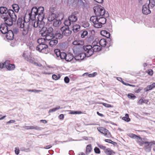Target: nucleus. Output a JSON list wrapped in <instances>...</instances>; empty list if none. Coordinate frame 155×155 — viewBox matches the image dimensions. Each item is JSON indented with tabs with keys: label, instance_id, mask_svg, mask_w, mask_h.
<instances>
[{
	"label": "nucleus",
	"instance_id": "obj_57",
	"mask_svg": "<svg viewBox=\"0 0 155 155\" xmlns=\"http://www.w3.org/2000/svg\"><path fill=\"white\" fill-rule=\"evenodd\" d=\"M98 146L101 149L103 150H104V151L106 149V147L105 146H103L101 144H98Z\"/></svg>",
	"mask_w": 155,
	"mask_h": 155
},
{
	"label": "nucleus",
	"instance_id": "obj_27",
	"mask_svg": "<svg viewBox=\"0 0 155 155\" xmlns=\"http://www.w3.org/2000/svg\"><path fill=\"white\" fill-rule=\"evenodd\" d=\"M101 35L104 36L107 38H109L110 34L109 32L106 30H102L101 31Z\"/></svg>",
	"mask_w": 155,
	"mask_h": 155
},
{
	"label": "nucleus",
	"instance_id": "obj_37",
	"mask_svg": "<svg viewBox=\"0 0 155 155\" xmlns=\"http://www.w3.org/2000/svg\"><path fill=\"white\" fill-rule=\"evenodd\" d=\"M122 120L127 122L130 121V119L129 117V115L128 114H126L125 116L122 117Z\"/></svg>",
	"mask_w": 155,
	"mask_h": 155
},
{
	"label": "nucleus",
	"instance_id": "obj_5",
	"mask_svg": "<svg viewBox=\"0 0 155 155\" xmlns=\"http://www.w3.org/2000/svg\"><path fill=\"white\" fill-rule=\"evenodd\" d=\"M53 29L52 27L48 28L47 30H42L40 31V34L41 36L44 37V40L49 41L51 37L54 36Z\"/></svg>",
	"mask_w": 155,
	"mask_h": 155
},
{
	"label": "nucleus",
	"instance_id": "obj_23",
	"mask_svg": "<svg viewBox=\"0 0 155 155\" xmlns=\"http://www.w3.org/2000/svg\"><path fill=\"white\" fill-rule=\"evenodd\" d=\"M68 19L70 20V21L73 24L74 22L76 21L78 18L75 14H72L68 17Z\"/></svg>",
	"mask_w": 155,
	"mask_h": 155
},
{
	"label": "nucleus",
	"instance_id": "obj_17",
	"mask_svg": "<svg viewBox=\"0 0 155 155\" xmlns=\"http://www.w3.org/2000/svg\"><path fill=\"white\" fill-rule=\"evenodd\" d=\"M51 38L49 41H47V42L49 43V45L52 47L57 45L58 43V41L57 40L55 39L53 37H51Z\"/></svg>",
	"mask_w": 155,
	"mask_h": 155
},
{
	"label": "nucleus",
	"instance_id": "obj_52",
	"mask_svg": "<svg viewBox=\"0 0 155 155\" xmlns=\"http://www.w3.org/2000/svg\"><path fill=\"white\" fill-rule=\"evenodd\" d=\"M127 135L130 138L134 139L136 138V137L137 136L135 134L132 133H129L127 134Z\"/></svg>",
	"mask_w": 155,
	"mask_h": 155
},
{
	"label": "nucleus",
	"instance_id": "obj_20",
	"mask_svg": "<svg viewBox=\"0 0 155 155\" xmlns=\"http://www.w3.org/2000/svg\"><path fill=\"white\" fill-rule=\"evenodd\" d=\"M136 138L135 139H136V140L140 145L142 146L144 144V142L146 140H147V139L145 138H142L138 136L137 135Z\"/></svg>",
	"mask_w": 155,
	"mask_h": 155
},
{
	"label": "nucleus",
	"instance_id": "obj_41",
	"mask_svg": "<svg viewBox=\"0 0 155 155\" xmlns=\"http://www.w3.org/2000/svg\"><path fill=\"white\" fill-rule=\"evenodd\" d=\"M81 111L70 110L69 114H81Z\"/></svg>",
	"mask_w": 155,
	"mask_h": 155
},
{
	"label": "nucleus",
	"instance_id": "obj_49",
	"mask_svg": "<svg viewBox=\"0 0 155 155\" xmlns=\"http://www.w3.org/2000/svg\"><path fill=\"white\" fill-rule=\"evenodd\" d=\"M128 97L130 99H134L136 97V96L134 95V94H129L127 95Z\"/></svg>",
	"mask_w": 155,
	"mask_h": 155
},
{
	"label": "nucleus",
	"instance_id": "obj_54",
	"mask_svg": "<svg viewBox=\"0 0 155 155\" xmlns=\"http://www.w3.org/2000/svg\"><path fill=\"white\" fill-rule=\"evenodd\" d=\"M94 151L95 153H97V154H99L100 153V151L99 148L98 147H96L94 149Z\"/></svg>",
	"mask_w": 155,
	"mask_h": 155
},
{
	"label": "nucleus",
	"instance_id": "obj_51",
	"mask_svg": "<svg viewBox=\"0 0 155 155\" xmlns=\"http://www.w3.org/2000/svg\"><path fill=\"white\" fill-rule=\"evenodd\" d=\"M19 29L17 28H14L12 31V32H13L14 35H15V34H17L19 32Z\"/></svg>",
	"mask_w": 155,
	"mask_h": 155
},
{
	"label": "nucleus",
	"instance_id": "obj_44",
	"mask_svg": "<svg viewBox=\"0 0 155 155\" xmlns=\"http://www.w3.org/2000/svg\"><path fill=\"white\" fill-rule=\"evenodd\" d=\"M87 74H88V77H93L97 75V73L96 72H94L92 74H88V73H85L83 75H85Z\"/></svg>",
	"mask_w": 155,
	"mask_h": 155
},
{
	"label": "nucleus",
	"instance_id": "obj_61",
	"mask_svg": "<svg viewBox=\"0 0 155 155\" xmlns=\"http://www.w3.org/2000/svg\"><path fill=\"white\" fill-rule=\"evenodd\" d=\"M143 103V100L142 99H140L137 103L138 104H141Z\"/></svg>",
	"mask_w": 155,
	"mask_h": 155
},
{
	"label": "nucleus",
	"instance_id": "obj_33",
	"mask_svg": "<svg viewBox=\"0 0 155 155\" xmlns=\"http://www.w3.org/2000/svg\"><path fill=\"white\" fill-rule=\"evenodd\" d=\"M80 26L78 25H76L73 26V30L74 32H76L79 31L80 29Z\"/></svg>",
	"mask_w": 155,
	"mask_h": 155
},
{
	"label": "nucleus",
	"instance_id": "obj_46",
	"mask_svg": "<svg viewBox=\"0 0 155 155\" xmlns=\"http://www.w3.org/2000/svg\"><path fill=\"white\" fill-rule=\"evenodd\" d=\"M81 43L82 42L80 41H74L72 44L74 45H82V44H81Z\"/></svg>",
	"mask_w": 155,
	"mask_h": 155
},
{
	"label": "nucleus",
	"instance_id": "obj_18",
	"mask_svg": "<svg viewBox=\"0 0 155 155\" xmlns=\"http://www.w3.org/2000/svg\"><path fill=\"white\" fill-rule=\"evenodd\" d=\"M6 34L5 37L7 39L12 40L13 39L14 35L12 30H9Z\"/></svg>",
	"mask_w": 155,
	"mask_h": 155
},
{
	"label": "nucleus",
	"instance_id": "obj_50",
	"mask_svg": "<svg viewBox=\"0 0 155 155\" xmlns=\"http://www.w3.org/2000/svg\"><path fill=\"white\" fill-rule=\"evenodd\" d=\"M88 34V32L86 31H84L83 33L81 35V37L82 38H84Z\"/></svg>",
	"mask_w": 155,
	"mask_h": 155
},
{
	"label": "nucleus",
	"instance_id": "obj_15",
	"mask_svg": "<svg viewBox=\"0 0 155 155\" xmlns=\"http://www.w3.org/2000/svg\"><path fill=\"white\" fill-rule=\"evenodd\" d=\"M22 127L27 130L34 129L38 130H41L43 129V128L41 127L35 125L30 126L24 125Z\"/></svg>",
	"mask_w": 155,
	"mask_h": 155
},
{
	"label": "nucleus",
	"instance_id": "obj_35",
	"mask_svg": "<svg viewBox=\"0 0 155 155\" xmlns=\"http://www.w3.org/2000/svg\"><path fill=\"white\" fill-rule=\"evenodd\" d=\"M148 4L151 8H153L155 5V0H149V3Z\"/></svg>",
	"mask_w": 155,
	"mask_h": 155
},
{
	"label": "nucleus",
	"instance_id": "obj_56",
	"mask_svg": "<svg viewBox=\"0 0 155 155\" xmlns=\"http://www.w3.org/2000/svg\"><path fill=\"white\" fill-rule=\"evenodd\" d=\"M64 82L66 83H68L70 81V79L68 77H66L64 78Z\"/></svg>",
	"mask_w": 155,
	"mask_h": 155
},
{
	"label": "nucleus",
	"instance_id": "obj_13",
	"mask_svg": "<svg viewBox=\"0 0 155 155\" xmlns=\"http://www.w3.org/2000/svg\"><path fill=\"white\" fill-rule=\"evenodd\" d=\"M21 31L22 32V35H25L28 34L29 29V26L28 24L27 23H25V25H21Z\"/></svg>",
	"mask_w": 155,
	"mask_h": 155
},
{
	"label": "nucleus",
	"instance_id": "obj_43",
	"mask_svg": "<svg viewBox=\"0 0 155 155\" xmlns=\"http://www.w3.org/2000/svg\"><path fill=\"white\" fill-rule=\"evenodd\" d=\"M98 43H99L98 39L97 38L95 39V41H94L92 43V45H91V46H92V47H94L95 46L99 45V44H98Z\"/></svg>",
	"mask_w": 155,
	"mask_h": 155
},
{
	"label": "nucleus",
	"instance_id": "obj_26",
	"mask_svg": "<svg viewBox=\"0 0 155 155\" xmlns=\"http://www.w3.org/2000/svg\"><path fill=\"white\" fill-rule=\"evenodd\" d=\"M106 43L107 41L104 39H101L100 40V41H99L98 44L102 48V47H105L106 45Z\"/></svg>",
	"mask_w": 155,
	"mask_h": 155
},
{
	"label": "nucleus",
	"instance_id": "obj_1",
	"mask_svg": "<svg viewBox=\"0 0 155 155\" xmlns=\"http://www.w3.org/2000/svg\"><path fill=\"white\" fill-rule=\"evenodd\" d=\"M44 8L43 7H40L38 8L36 7H33L30 12L28 14H25L23 19L21 17L18 18L17 21V25L21 28V25H25V23H28L31 20H34L36 17L37 16L38 20L40 21H42L44 17Z\"/></svg>",
	"mask_w": 155,
	"mask_h": 155
},
{
	"label": "nucleus",
	"instance_id": "obj_59",
	"mask_svg": "<svg viewBox=\"0 0 155 155\" xmlns=\"http://www.w3.org/2000/svg\"><path fill=\"white\" fill-rule=\"evenodd\" d=\"M103 105L105 107H111V106L109 104L106 103H102Z\"/></svg>",
	"mask_w": 155,
	"mask_h": 155
},
{
	"label": "nucleus",
	"instance_id": "obj_24",
	"mask_svg": "<svg viewBox=\"0 0 155 155\" xmlns=\"http://www.w3.org/2000/svg\"><path fill=\"white\" fill-rule=\"evenodd\" d=\"M5 67L9 71H11L14 70L15 67L14 64H10V61L6 63L5 65Z\"/></svg>",
	"mask_w": 155,
	"mask_h": 155
},
{
	"label": "nucleus",
	"instance_id": "obj_36",
	"mask_svg": "<svg viewBox=\"0 0 155 155\" xmlns=\"http://www.w3.org/2000/svg\"><path fill=\"white\" fill-rule=\"evenodd\" d=\"M39 22L38 21H34L33 24V26L34 28H36L38 26L39 27V28H43V26L42 25H38Z\"/></svg>",
	"mask_w": 155,
	"mask_h": 155
},
{
	"label": "nucleus",
	"instance_id": "obj_31",
	"mask_svg": "<svg viewBox=\"0 0 155 155\" xmlns=\"http://www.w3.org/2000/svg\"><path fill=\"white\" fill-rule=\"evenodd\" d=\"M63 37V34L59 33H58L55 34L53 37L56 39H60Z\"/></svg>",
	"mask_w": 155,
	"mask_h": 155
},
{
	"label": "nucleus",
	"instance_id": "obj_30",
	"mask_svg": "<svg viewBox=\"0 0 155 155\" xmlns=\"http://www.w3.org/2000/svg\"><path fill=\"white\" fill-rule=\"evenodd\" d=\"M102 48L99 45L95 46L92 47L93 51L94 52H97L100 51L101 50Z\"/></svg>",
	"mask_w": 155,
	"mask_h": 155
},
{
	"label": "nucleus",
	"instance_id": "obj_55",
	"mask_svg": "<svg viewBox=\"0 0 155 155\" xmlns=\"http://www.w3.org/2000/svg\"><path fill=\"white\" fill-rule=\"evenodd\" d=\"M105 141H106L107 142H108V143H111L113 144H116V143L114 141H112L111 140H110L107 139H106L105 140Z\"/></svg>",
	"mask_w": 155,
	"mask_h": 155
},
{
	"label": "nucleus",
	"instance_id": "obj_39",
	"mask_svg": "<svg viewBox=\"0 0 155 155\" xmlns=\"http://www.w3.org/2000/svg\"><path fill=\"white\" fill-rule=\"evenodd\" d=\"M44 38H39L37 40V42L39 44H43L44 43V41H45L46 42H47V40H44Z\"/></svg>",
	"mask_w": 155,
	"mask_h": 155
},
{
	"label": "nucleus",
	"instance_id": "obj_7",
	"mask_svg": "<svg viewBox=\"0 0 155 155\" xmlns=\"http://www.w3.org/2000/svg\"><path fill=\"white\" fill-rule=\"evenodd\" d=\"M83 49L85 52L84 54L85 56L89 57L92 55L93 54L92 46L87 45L83 47Z\"/></svg>",
	"mask_w": 155,
	"mask_h": 155
},
{
	"label": "nucleus",
	"instance_id": "obj_64",
	"mask_svg": "<svg viewBox=\"0 0 155 155\" xmlns=\"http://www.w3.org/2000/svg\"><path fill=\"white\" fill-rule=\"evenodd\" d=\"M52 146L51 145H49L48 146H46L44 147V148L45 149H49Z\"/></svg>",
	"mask_w": 155,
	"mask_h": 155
},
{
	"label": "nucleus",
	"instance_id": "obj_38",
	"mask_svg": "<svg viewBox=\"0 0 155 155\" xmlns=\"http://www.w3.org/2000/svg\"><path fill=\"white\" fill-rule=\"evenodd\" d=\"M64 24L65 26V27H69V26L73 24L71 21H70V20L68 19V20L65 21Z\"/></svg>",
	"mask_w": 155,
	"mask_h": 155
},
{
	"label": "nucleus",
	"instance_id": "obj_22",
	"mask_svg": "<svg viewBox=\"0 0 155 155\" xmlns=\"http://www.w3.org/2000/svg\"><path fill=\"white\" fill-rule=\"evenodd\" d=\"M85 55L83 53H81L77 55L74 57V59L76 61H80L83 60Z\"/></svg>",
	"mask_w": 155,
	"mask_h": 155
},
{
	"label": "nucleus",
	"instance_id": "obj_11",
	"mask_svg": "<svg viewBox=\"0 0 155 155\" xmlns=\"http://www.w3.org/2000/svg\"><path fill=\"white\" fill-rule=\"evenodd\" d=\"M62 32L63 35L68 36L71 35V31L70 30L69 27H62L60 28Z\"/></svg>",
	"mask_w": 155,
	"mask_h": 155
},
{
	"label": "nucleus",
	"instance_id": "obj_12",
	"mask_svg": "<svg viewBox=\"0 0 155 155\" xmlns=\"http://www.w3.org/2000/svg\"><path fill=\"white\" fill-rule=\"evenodd\" d=\"M97 129L99 132L106 137H111V134L107 129L103 127L97 128Z\"/></svg>",
	"mask_w": 155,
	"mask_h": 155
},
{
	"label": "nucleus",
	"instance_id": "obj_45",
	"mask_svg": "<svg viewBox=\"0 0 155 155\" xmlns=\"http://www.w3.org/2000/svg\"><path fill=\"white\" fill-rule=\"evenodd\" d=\"M9 62V61H6L2 63H0V68H2L4 67H5V65L6 63Z\"/></svg>",
	"mask_w": 155,
	"mask_h": 155
},
{
	"label": "nucleus",
	"instance_id": "obj_14",
	"mask_svg": "<svg viewBox=\"0 0 155 155\" xmlns=\"http://www.w3.org/2000/svg\"><path fill=\"white\" fill-rule=\"evenodd\" d=\"M151 8L147 4L143 5L142 8L143 13L145 15H147L151 13L150 9Z\"/></svg>",
	"mask_w": 155,
	"mask_h": 155
},
{
	"label": "nucleus",
	"instance_id": "obj_62",
	"mask_svg": "<svg viewBox=\"0 0 155 155\" xmlns=\"http://www.w3.org/2000/svg\"><path fill=\"white\" fill-rule=\"evenodd\" d=\"M15 122V120H10L9 121L7 122L6 123L7 124H9L11 123H13Z\"/></svg>",
	"mask_w": 155,
	"mask_h": 155
},
{
	"label": "nucleus",
	"instance_id": "obj_40",
	"mask_svg": "<svg viewBox=\"0 0 155 155\" xmlns=\"http://www.w3.org/2000/svg\"><path fill=\"white\" fill-rule=\"evenodd\" d=\"M60 109V107L58 106L55 108H52V109L49 110V113H50L54 112L56 110H57Z\"/></svg>",
	"mask_w": 155,
	"mask_h": 155
},
{
	"label": "nucleus",
	"instance_id": "obj_34",
	"mask_svg": "<svg viewBox=\"0 0 155 155\" xmlns=\"http://www.w3.org/2000/svg\"><path fill=\"white\" fill-rule=\"evenodd\" d=\"M92 150L91 146V144L87 145L86 147V153L87 155Z\"/></svg>",
	"mask_w": 155,
	"mask_h": 155
},
{
	"label": "nucleus",
	"instance_id": "obj_29",
	"mask_svg": "<svg viewBox=\"0 0 155 155\" xmlns=\"http://www.w3.org/2000/svg\"><path fill=\"white\" fill-rule=\"evenodd\" d=\"M61 23V20L58 17L53 21V26L55 27L58 26Z\"/></svg>",
	"mask_w": 155,
	"mask_h": 155
},
{
	"label": "nucleus",
	"instance_id": "obj_6",
	"mask_svg": "<svg viewBox=\"0 0 155 155\" xmlns=\"http://www.w3.org/2000/svg\"><path fill=\"white\" fill-rule=\"evenodd\" d=\"M36 50L40 52L46 54L48 52V46L45 43L39 44L36 47Z\"/></svg>",
	"mask_w": 155,
	"mask_h": 155
},
{
	"label": "nucleus",
	"instance_id": "obj_19",
	"mask_svg": "<svg viewBox=\"0 0 155 155\" xmlns=\"http://www.w3.org/2000/svg\"><path fill=\"white\" fill-rule=\"evenodd\" d=\"M136 138L135 139H136V140L140 145L142 146L144 144V142L146 140H147V139L145 138H142L138 136L137 135Z\"/></svg>",
	"mask_w": 155,
	"mask_h": 155
},
{
	"label": "nucleus",
	"instance_id": "obj_3",
	"mask_svg": "<svg viewBox=\"0 0 155 155\" xmlns=\"http://www.w3.org/2000/svg\"><path fill=\"white\" fill-rule=\"evenodd\" d=\"M98 17L93 16L90 18V21L93 22L94 27L97 28H101L102 25L105 24L106 21V17Z\"/></svg>",
	"mask_w": 155,
	"mask_h": 155
},
{
	"label": "nucleus",
	"instance_id": "obj_25",
	"mask_svg": "<svg viewBox=\"0 0 155 155\" xmlns=\"http://www.w3.org/2000/svg\"><path fill=\"white\" fill-rule=\"evenodd\" d=\"M74 57L73 55L70 53H68L67 54H66V57L64 59L65 60L68 62L71 61L72 59H73Z\"/></svg>",
	"mask_w": 155,
	"mask_h": 155
},
{
	"label": "nucleus",
	"instance_id": "obj_9",
	"mask_svg": "<svg viewBox=\"0 0 155 155\" xmlns=\"http://www.w3.org/2000/svg\"><path fill=\"white\" fill-rule=\"evenodd\" d=\"M154 144L153 142H149L146 140L144 142L143 144H144V149L146 152H149L151 150V146L153 145H154Z\"/></svg>",
	"mask_w": 155,
	"mask_h": 155
},
{
	"label": "nucleus",
	"instance_id": "obj_47",
	"mask_svg": "<svg viewBox=\"0 0 155 155\" xmlns=\"http://www.w3.org/2000/svg\"><path fill=\"white\" fill-rule=\"evenodd\" d=\"M89 25V24L88 22L84 21L82 23V26L85 28L88 27Z\"/></svg>",
	"mask_w": 155,
	"mask_h": 155
},
{
	"label": "nucleus",
	"instance_id": "obj_63",
	"mask_svg": "<svg viewBox=\"0 0 155 155\" xmlns=\"http://www.w3.org/2000/svg\"><path fill=\"white\" fill-rule=\"evenodd\" d=\"M42 91L41 90H32V92H34L35 93H38Z\"/></svg>",
	"mask_w": 155,
	"mask_h": 155
},
{
	"label": "nucleus",
	"instance_id": "obj_32",
	"mask_svg": "<svg viewBox=\"0 0 155 155\" xmlns=\"http://www.w3.org/2000/svg\"><path fill=\"white\" fill-rule=\"evenodd\" d=\"M13 9L16 13H18L19 9V7L18 5L16 4H13L12 5Z\"/></svg>",
	"mask_w": 155,
	"mask_h": 155
},
{
	"label": "nucleus",
	"instance_id": "obj_4",
	"mask_svg": "<svg viewBox=\"0 0 155 155\" xmlns=\"http://www.w3.org/2000/svg\"><path fill=\"white\" fill-rule=\"evenodd\" d=\"M95 16H104L106 17H108L109 15L107 12H106L104 7L101 6H96L93 8Z\"/></svg>",
	"mask_w": 155,
	"mask_h": 155
},
{
	"label": "nucleus",
	"instance_id": "obj_58",
	"mask_svg": "<svg viewBox=\"0 0 155 155\" xmlns=\"http://www.w3.org/2000/svg\"><path fill=\"white\" fill-rule=\"evenodd\" d=\"M147 73L149 75H152L153 74V71L151 69L147 71Z\"/></svg>",
	"mask_w": 155,
	"mask_h": 155
},
{
	"label": "nucleus",
	"instance_id": "obj_48",
	"mask_svg": "<svg viewBox=\"0 0 155 155\" xmlns=\"http://www.w3.org/2000/svg\"><path fill=\"white\" fill-rule=\"evenodd\" d=\"M153 88L151 84L150 85L148 86L145 89V90L146 91H147L150 90H152Z\"/></svg>",
	"mask_w": 155,
	"mask_h": 155
},
{
	"label": "nucleus",
	"instance_id": "obj_2",
	"mask_svg": "<svg viewBox=\"0 0 155 155\" xmlns=\"http://www.w3.org/2000/svg\"><path fill=\"white\" fill-rule=\"evenodd\" d=\"M0 14L2 15V18L4 19L6 24L9 26L16 22L17 18L16 15L13 10H8L5 7H1L0 8Z\"/></svg>",
	"mask_w": 155,
	"mask_h": 155
},
{
	"label": "nucleus",
	"instance_id": "obj_42",
	"mask_svg": "<svg viewBox=\"0 0 155 155\" xmlns=\"http://www.w3.org/2000/svg\"><path fill=\"white\" fill-rule=\"evenodd\" d=\"M61 77L60 74H58V75L54 74L52 75V78L53 79L57 80L59 79Z\"/></svg>",
	"mask_w": 155,
	"mask_h": 155
},
{
	"label": "nucleus",
	"instance_id": "obj_21",
	"mask_svg": "<svg viewBox=\"0 0 155 155\" xmlns=\"http://www.w3.org/2000/svg\"><path fill=\"white\" fill-rule=\"evenodd\" d=\"M58 17L55 14L51 13L49 14L48 19L49 21H53Z\"/></svg>",
	"mask_w": 155,
	"mask_h": 155
},
{
	"label": "nucleus",
	"instance_id": "obj_8",
	"mask_svg": "<svg viewBox=\"0 0 155 155\" xmlns=\"http://www.w3.org/2000/svg\"><path fill=\"white\" fill-rule=\"evenodd\" d=\"M22 56L27 61L30 63H33L34 58L31 56L30 53L29 52L27 51H24L23 53Z\"/></svg>",
	"mask_w": 155,
	"mask_h": 155
},
{
	"label": "nucleus",
	"instance_id": "obj_28",
	"mask_svg": "<svg viewBox=\"0 0 155 155\" xmlns=\"http://www.w3.org/2000/svg\"><path fill=\"white\" fill-rule=\"evenodd\" d=\"M104 152L107 155H114L115 153L110 148H107L104 150Z\"/></svg>",
	"mask_w": 155,
	"mask_h": 155
},
{
	"label": "nucleus",
	"instance_id": "obj_53",
	"mask_svg": "<svg viewBox=\"0 0 155 155\" xmlns=\"http://www.w3.org/2000/svg\"><path fill=\"white\" fill-rule=\"evenodd\" d=\"M20 150L21 151H24L25 152H30L31 151L29 148H25L24 147L21 148Z\"/></svg>",
	"mask_w": 155,
	"mask_h": 155
},
{
	"label": "nucleus",
	"instance_id": "obj_10",
	"mask_svg": "<svg viewBox=\"0 0 155 155\" xmlns=\"http://www.w3.org/2000/svg\"><path fill=\"white\" fill-rule=\"evenodd\" d=\"M54 52L58 59H64L66 56V53L64 52H61L60 51L56 49L54 50Z\"/></svg>",
	"mask_w": 155,
	"mask_h": 155
},
{
	"label": "nucleus",
	"instance_id": "obj_16",
	"mask_svg": "<svg viewBox=\"0 0 155 155\" xmlns=\"http://www.w3.org/2000/svg\"><path fill=\"white\" fill-rule=\"evenodd\" d=\"M8 25L5 23V24H2L0 27V31L3 34H6L8 30ZM8 26H9L8 25Z\"/></svg>",
	"mask_w": 155,
	"mask_h": 155
},
{
	"label": "nucleus",
	"instance_id": "obj_60",
	"mask_svg": "<svg viewBox=\"0 0 155 155\" xmlns=\"http://www.w3.org/2000/svg\"><path fill=\"white\" fill-rule=\"evenodd\" d=\"M19 150L18 149H17V147L15 148V153L17 155H18L19 153Z\"/></svg>",
	"mask_w": 155,
	"mask_h": 155
}]
</instances>
